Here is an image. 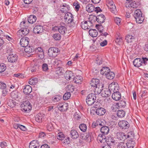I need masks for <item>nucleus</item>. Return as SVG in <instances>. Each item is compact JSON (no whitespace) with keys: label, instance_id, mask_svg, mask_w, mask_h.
I'll return each instance as SVG.
<instances>
[{"label":"nucleus","instance_id":"1","mask_svg":"<svg viewBox=\"0 0 148 148\" xmlns=\"http://www.w3.org/2000/svg\"><path fill=\"white\" fill-rule=\"evenodd\" d=\"M134 16L136 19V22L138 23H141L144 20V18L142 16L141 11L138 9L136 10L135 11Z\"/></svg>","mask_w":148,"mask_h":148},{"label":"nucleus","instance_id":"2","mask_svg":"<svg viewBox=\"0 0 148 148\" xmlns=\"http://www.w3.org/2000/svg\"><path fill=\"white\" fill-rule=\"evenodd\" d=\"M96 95L95 93H91L89 94L86 99L87 103L89 106L91 105L92 104L95 105H96L95 100H96Z\"/></svg>","mask_w":148,"mask_h":148},{"label":"nucleus","instance_id":"3","mask_svg":"<svg viewBox=\"0 0 148 148\" xmlns=\"http://www.w3.org/2000/svg\"><path fill=\"white\" fill-rule=\"evenodd\" d=\"M31 109V104L28 101H25L21 105V110L23 112L27 113Z\"/></svg>","mask_w":148,"mask_h":148},{"label":"nucleus","instance_id":"4","mask_svg":"<svg viewBox=\"0 0 148 148\" xmlns=\"http://www.w3.org/2000/svg\"><path fill=\"white\" fill-rule=\"evenodd\" d=\"M59 50L57 48L51 47L48 50V55L50 57L55 58L59 53Z\"/></svg>","mask_w":148,"mask_h":148},{"label":"nucleus","instance_id":"5","mask_svg":"<svg viewBox=\"0 0 148 148\" xmlns=\"http://www.w3.org/2000/svg\"><path fill=\"white\" fill-rule=\"evenodd\" d=\"M65 21L69 24H71L73 26L74 23L73 22V15L71 13L68 12L65 14L64 17Z\"/></svg>","mask_w":148,"mask_h":148},{"label":"nucleus","instance_id":"6","mask_svg":"<svg viewBox=\"0 0 148 148\" xmlns=\"http://www.w3.org/2000/svg\"><path fill=\"white\" fill-rule=\"evenodd\" d=\"M107 5L110 9V11L112 13L116 14V10L115 5L112 0H106Z\"/></svg>","mask_w":148,"mask_h":148},{"label":"nucleus","instance_id":"7","mask_svg":"<svg viewBox=\"0 0 148 148\" xmlns=\"http://www.w3.org/2000/svg\"><path fill=\"white\" fill-rule=\"evenodd\" d=\"M58 110L61 112H63L67 110L68 108V104L65 102H60L58 105Z\"/></svg>","mask_w":148,"mask_h":148},{"label":"nucleus","instance_id":"8","mask_svg":"<svg viewBox=\"0 0 148 148\" xmlns=\"http://www.w3.org/2000/svg\"><path fill=\"white\" fill-rule=\"evenodd\" d=\"M81 26L83 29L86 30L90 29L93 24L91 21H88L82 22Z\"/></svg>","mask_w":148,"mask_h":148},{"label":"nucleus","instance_id":"9","mask_svg":"<svg viewBox=\"0 0 148 148\" xmlns=\"http://www.w3.org/2000/svg\"><path fill=\"white\" fill-rule=\"evenodd\" d=\"M109 88L111 92H116L119 91V85L117 83L113 82L109 85Z\"/></svg>","mask_w":148,"mask_h":148},{"label":"nucleus","instance_id":"10","mask_svg":"<svg viewBox=\"0 0 148 148\" xmlns=\"http://www.w3.org/2000/svg\"><path fill=\"white\" fill-rule=\"evenodd\" d=\"M118 125L121 129L124 130L128 129L130 127L129 123L125 120L120 121L118 123Z\"/></svg>","mask_w":148,"mask_h":148},{"label":"nucleus","instance_id":"11","mask_svg":"<svg viewBox=\"0 0 148 148\" xmlns=\"http://www.w3.org/2000/svg\"><path fill=\"white\" fill-rule=\"evenodd\" d=\"M25 22L24 21L22 22L20 24L21 27L22 28L21 30H19V32L21 34H22L23 35L25 36L29 32V30L27 27L24 28L23 26H24V24L25 23Z\"/></svg>","mask_w":148,"mask_h":148},{"label":"nucleus","instance_id":"12","mask_svg":"<svg viewBox=\"0 0 148 148\" xmlns=\"http://www.w3.org/2000/svg\"><path fill=\"white\" fill-rule=\"evenodd\" d=\"M7 59L9 62L14 63L17 60L18 56L15 53H11L8 56Z\"/></svg>","mask_w":148,"mask_h":148},{"label":"nucleus","instance_id":"13","mask_svg":"<svg viewBox=\"0 0 148 148\" xmlns=\"http://www.w3.org/2000/svg\"><path fill=\"white\" fill-rule=\"evenodd\" d=\"M29 41V38L27 37H23L20 40V44L21 46L25 47L28 45Z\"/></svg>","mask_w":148,"mask_h":148},{"label":"nucleus","instance_id":"14","mask_svg":"<svg viewBox=\"0 0 148 148\" xmlns=\"http://www.w3.org/2000/svg\"><path fill=\"white\" fill-rule=\"evenodd\" d=\"M21 94L17 90H14L12 92L10 96L12 99L15 100H18L20 97Z\"/></svg>","mask_w":148,"mask_h":148},{"label":"nucleus","instance_id":"15","mask_svg":"<svg viewBox=\"0 0 148 148\" xmlns=\"http://www.w3.org/2000/svg\"><path fill=\"white\" fill-rule=\"evenodd\" d=\"M102 84L100 83L99 80L97 78H93L90 81V85L91 86L93 87L97 86Z\"/></svg>","mask_w":148,"mask_h":148},{"label":"nucleus","instance_id":"16","mask_svg":"<svg viewBox=\"0 0 148 148\" xmlns=\"http://www.w3.org/2000/svg\"><path fill=\"white\" fill-rule=\"evenodd\" d=\"M116 134L117 138L120 140L124 141L126 139L125 134L123 132H117Z\"/></svg>","mask_w":148,"mask_h":148},{"label":"nucleus","instance_id":"17","mask_svg":"<svg viewBox=\"0 0 148 148\" xmlns=\"http://www.w3.org/2000/svg\"><path fill=\"white\" fill-rule=\"evenodd\" d=\"M95 17L98 23H103L106 19L105 16L103 14L98 15L97 17L95 16Z\"/></svg>","mask_w":148,"mask_h":148},{"label":"nucleus","instance_id":"18","mask_svg":"<svg viewBox=\"0 0 148 148\" xmlns=\"http://www.w3.org/2000/svg\"><path fill=\"white\" fill-rule=\"evenodd\" d=\"M106 143L108 145H112L114 144L115 141L112 137L109 136L106 138Z\"/></svg>","mask_w":148,"mask_h":148},{"label":"nucleus","instance_id":"19","mask_svg":"<svg viewBox=\"0 0 148 148\" xmlns=\"http://www.w3.org/2000/svg\"><path fill=\"white\" fill-rule=\"evenodd\" d=\"M33 32L35 34H39L43 31V27L40 25L36 26L33 29Z\"/></svg>","mask_w":148,"mask_h":148},{"label":"nucleus","instance_id":"20","mask_svg":"<svg viewBox=\"0 0 148 148\" xmlns=\"http://www.w3.org/2000/svg\"><path fill=\"white\" fill-rule=\"evenodd\" d=\"M45 115L44 114L40 113L38 114L35 117L36 121L38 122H40L44 119Z\"/></svg>","mask_w":148,"mask_h":148},{"label":"nucleus","instance_id":"21","mask_svg":"<svg viewBox=\"0 0 148 148\" xmlns=\"http://www.w3.org/2000/svg\"><path fill=\"white\" fill-rule=\"evenodd\" d=\"M112 97V99L116 101L119 100L121 98V94L118 91L113 92Z\"/></svg>","mask_w":148,"mask_h":148},{"label":"nucleus","instance_id":"22","mask_svg":"<svg viewBox=\"0 0 148 148\" xmlns=\"http://www.w3.org/2000/svg\"><path fill=\"white\" fill-rule=\"evenodd\" d=\"M56 28V29H58L59 32L62 34H64L66 31V27L63 26H60L59 27L57 26H55L53 27V29H54Z\"/></svg>","mask_w":148,"mask_h":148},{"label":"nucleus","instance_id":"23","mask_svg":"<svg viewBox=\"0 0 148 148\" xmlns=\"http://www.w3.org/2000/svg\"><path fill=\"white\" fill-rule=\"evenodd\" d=\"M142 61L141 58H136L134 60L133 62V64L135 66L139 67L140 66H142Z\"/></svg>","mask_w":148,"mask_h":148},{"label":"nucleus","instance_id":"24","mask_svg":"<svg viewBox=\"0 0 148 148\" xmlns=\"http://www.w3.org/2000/svg\"><path fill=\"white\" fill-rule=\"evenodd\" d=\"M103 84H100L99 85L95 86V88L94 92L95 94L96 95L97 94H99L103 90Z\"/></svg>","mask_w":148,"mask_h":148},{"label":"nucleus","instance_id":"25","mask_svg":"<svg viewBox=\"0 0 148 148\" xmlns=\"http://www.w3.org/2000/svg\"><path fill=\"white\" fill-rule=\"evenodd\" d=\"M106 111V110L103 108H98L96 110V113L99 116L103 115L105 114Z\"/></svg>","mask_w":148,"mask_h":148},{"label":"nucleus","instance_id":"26","mask_svg":"<svg viewBox=\"0 0 148 148\" xmlns=\"http://www.w3.org/2000/svg\"><path fill=\"white\" fill-rule=\"evenodd\" d=\"M80 138L83 140H86L88 142L90 141V137L89 134L84 133L81 134L80 135Z\"/></svg>","mask_w":148,"mask_h":148},{"label":"nucleus","instance_id":"27","mask_svg":"<svg viewBox=\"0 0 148 148\" xmlns=\"http://www.w3.org/2000/svg\"><path fill=\"white\" fill-rule=\"evenodd\" d=\"M65 78L67 80H70L73 77V73L71 71H66L64 74Z\"/></svg>","mask_w":148,"mask_h":148},{"label":"nucleus","instance_id":"28","mask_svg":"<svg viewBox=\"0 0 148 148\" xmlns=\"http://www.w3.org/2000/svg\"><path fill=\"white\" fill-rule=\"evenodd\" d=\"M106 137L104 135L101 134H99L97 138L98 141L103 143H106Z\"/></svg>","mask_w":148,"mask_h":148},{"label":"nucleus","instance_id":"29","mask_svg":"<svg viewBox=\"0 0 148 148\" xmlns=\"http://www.w3.org/2000/svg\"><path fill=\"white\" fill-rule=\"evenodd\" d=\"M32 88L29 85H26L23 90V92L26 94H29L32 91Z\"/></svg>","mask_w":148,"mask_h":148},{"label":"nucleus","instance_id":"30","mask_svg":"<svg viewBox=\"0 0 148 148\" xmlns=\"http://www.w3.org/2000/svg\"><path fill=\"white\" fill-rule=\"evenodd\" d=\"M126 139H128V140H133L134 139V134L133 132L131 131L125 134Z\"/></svg>","mask_w":148,"mask_h":148},{"label":"nucleus","instance_id":"31","mask_svg":"<svg viewBox=\"0 0 148 148\" xmlns=\"http://www.w3.org/2000/svg\"><path fill=\"white\" fill-rule=\"evenodd\" d=\"M70 132L71 137L73 139H76L79 137L78 134L76 130H72Z\"/></svg>","mask_w":148,"mask_h":148},{"label":"nucleus","instance_id":"32","mask_svg":"<svg viewBox=\"0 0 148 148\" xmlns=\"http://www.w3.org/2000/svg\"><path fill=\"white\" fill-rule=\"evenodd\" d=\"M106 74V76L107 79H109L111 80L113 79L115 77V74L114 73L111 72L110 70V71H109L108 73Z\"/></svg>","mask_w":148,"mask_h":148},{"label":"nucleus","instance_id":"33","mask_svg":"<svg viewBox=\"0 0 148 148\" xmlns=\"http://www.w3.org/2000/svg\"><path fill=\"white\" fill-rule=\"evenodd\" d=\"M73 80L75 83L80 84L81 83V82L82 81L83 79L81 76L78 75L74 77Z\"/></svg>","mask_w":148,"mask_h":148},{"label":"nucleus","instance_id":"34","mask_svg":"<svg viewBox=\"0 0 148 148\" xmlns=\"http://www.w3.org/2000/svg\"><path fill=\"white\" fill-rule=\"evenodd\" d=\"M64 72V70L63 68L61 67H58L56 69V74L58 76H61L63 75Z\"/></svg>","mask_w":148,"mask_h":148},{"label":"nucleus","instance_id":"35","mask_svg":"<svg viewBox=\"0 0 148 148\" xmlns=\"http://www.w3.org/2000/svg\"><path fill=\"white\" fill-rule=\"evenodd\" d=\"M100 131L103 135L107 134L109 131V129L108 126H103L101 128Z\"/></svg>","mask_w":148,"mask_h":148},{"label":"nucleus","instance_id":"36","mask_svg":"<svg viewBox=\"0 0 148 148\" xmlns=\"http://www.w3.org/2000/svg\"><path fill=\"white\" fill-rule=\"evenodd\" d=\"M25 47L24 49L26 53H31L34 51V47L32 46H27Z\"/></svg>","mask_w":148,"mask_h":148},{"label":"nucleus","instance_id":"37","mask_svg":"<svg viewBox=\"0 0 148 148\" xmlns=\"http://www.w3.org/2000/svg\"><path fill=\"white\" fill-rule=\"evenodd\" d=\"M36 17L34 15H30L28 18V21L30 23H34L36 21Z\"/></svg>","mask_w":148,"mask_h":148},{"label":"nucleus","instance_id":"38","mask_svg":"<svg viewBox=\"0 0 148 148\" xmlns=\"http://www.w3.org/2000/svg\"><path fill=\"white\" fill-rule=\"evenodd\" d=\"M111 91L108 89H106L104 91L102 92V95L103 97H107L110 96L111 93Z\"/></svg>","mask_w":148,"mask_h":148},{"label":"nucleus","instance_id":"39","mask_svg":"<svg viewBox=\"0 0 148 148\" xmlns=\"http://www.w3.org/2000/svg\"><path fill=\"white\" fill-rule=\"evenodd\" d=\"M135 144V143L133 140H128L126 144L127 147L128 148H133Z\"/></svg>","mask_w":148,"mask_h":148},{"label":"nucleus","instance_id":"40","mask_svg":"<svg viewBox=\"0 0 148 148\" xmlns=\"http://www.w3.org/2000/svg\"><path fill=\"white\" fill-rule=\"evenodd\" d=\"M89 33L92 37H96L97 36L98 32L95 29H90L89 31Z\"/></svg>","mask_w":148,"mask_h":148},{"label":"nucleus","instance_id":"41","mask_svg":"<svg viewBox=\"0 0 148 148\" xmlns=\"http://www.w3.org/2000/svg\"><path fill=\"white\" fill-rule=\"evenodd\" d=\"M86 10L89 12H93L95 10V7L92 4H88L86 7Z\"/></svg>","mask_w":148,"mask_h":148},{"label":"nucleus","instance_id":"42","mask_svg":"<svg viewBox=\"0 0 148 148\" xmlns=\"http://www.w3.org/2000/svg\"><path fill=\"white\" fill-rule=\"evenodd\" d=\"M135 37L131 35H128L125 37V40L128 43H131L134 40Z\"/></svg>","mask_w":148,"mask_h":148},{"label":"nucleus","instance_id":"43","mask_svg":"<svg viewBox=\"0 0 148 148\" xmlns=\"http://www.w3.org/2000/svg\"><path fill=\"white\" fill-rule=\"evenodd\" d=\"M110 69L109 68L106 67H104L102 68L100 71L101 73L103 75H106L109 71H110Z\"/></svg>","mask_w":148,"mask_h":148},{"label":"nucleus","instance_id":"44","mask_svg":"<svg viewBox=\"0 0 148 148\" xmlns=\"http://www.w3.org/2000/svg\"><path fill=\"white\" fill-rule=\"evenodd\" d=\"M62 8H61L60 10L62 12L64 13H67V12H68L70 9V7L68 5L67 6H64L63 5L62 7Z\"/></svg>","mask_w":148,"mask_h":148},{"label":"nucleus","instance_id":"45","mask_svg":"<svg viewBox=\"0 0 148 148\" xmlns=\"http://www.w3.org/2000/svg\"><path fill=\"white\" fill-rule=\"evenodd\" d=\"M125 114V112L123 110H118L117 113V116L120 118L123 117Z\"/></svg>","mask_w":148,"mask_h":148},{"label":"nucleus","instance_id":"46","mask_svg":"<svg viewBox=\"0 0 148 148\" xmlns=\"http://www.w3.org/2000/svg\"><path fill=\"white\" fill-rule=\"evenodd\" d=\"M119 35V34H117L118 36L116 38L115 41L118 44L120 45L123 43V40L122 37Z\"/></svg>","mask_w":148,"mask_h":148},{"label":"nucleus","instance_id":"47","mask_svg":"<svg viewBox=\"0 0 148 148\" xmlns=\"http://www.w3.org/2000/svg\"><path fill=\"white\" fill-rule=\"evenodd\" d=\"M142 61V66H144L148 64V58L146 57H143L141 58Z\"/></svg>","mask_w":148,"mask_h":148},{"label":"nucleus","instance_id":"48","mask_svg":"<svg viewBox=\"0 0 148 148\" xmlns=\"http://www.w3.org/2000/svg\"><path fill=\"white\" fill-rule=\"evenodd\" d=\"M12 44L10 43H8L7 45L6 48L7 53H8L11 52L12 50Z\"/></svg>","mask_w":148,"mask_h":148},{"label":"nucleus","instance_id":"49","mask_svg":"<svg viewBox=\"0 0 148 148\" xmlns=\"http://www.w3.org/2000/svg\"><path fill=\"white\" fill-rule=\"evenodd\" d=\"M57 138L59 140H62L65 138V136L63 133L60 132L57 134Z\"/></svg>","mask_w":148,"mask_h":148},{"label":"nucleus","instance_id":"50","mask_svg":"<svg viewBox=\"0 0 148 148\" xmlns=\"http://www.w3.org/2000/svg\"><path fill=\"white\" fill-rule=\"evenodd\" d=\"M71 96L70 92H67L64 94L63 97V99L64 100H67L70 98Z\"/></svg>","mask_w":148,"mask_h":148},{"label":"nucleus","instance_id":"51","mask_svg":"<svg viewBox=\"0 0 148 148\" xmlns=\"http://www.w3.org/2000/svg\"><path fill=\"white\" fill-rule=\"evenodd\" d=\"M126 102L124 100H121L119 101L117 103L119 107H125L126 106Z\"/></svg>","mask_w":148,"mask_h":148},{"label":"nucleus","instance_id":"52","mask_svg":"<svg viewBox=\"0 0 148 148\" xmlns=\"http://www.w3.org/2000/svg\"><path fill=\"white\" fill-rule=\"evenodd\" d=\"M79 127L80 130L83 132H85L87 129L86 125L84 123L80 124Z\"/></svg>","mask_w":148,"mask_h":148},{"label":"nucleus","instance_id":"53","mask_svg":"<svg viewBox=\"0 0 148 148\" xmlns=\"http://www.w3.org/2000/svg\"><path fill=\"white\" fill-rule=\"evenodd\" d=\"M126 145L123 142L118 143L117 145V148H126Z\"/></svg>","mask_w":148,"mask_h":148},{"label":"nucleus","instance_id":"54","mask_svg":"<svg viewBox=\"0 0 148 148\" xmlns=\"http://www.w3.org/2000/svg\"><path fill=\"white\" fill-rule=\"evenodd\" d=\"M5 69L6 66L3 63L0 64V73L3 72Z\"/></svg>","mask_w":148,"mask_h":148},{"label":"nucleus","instance_id":"55","mask_svg":"<svg viewBox=\"0 0 148 148\" xmlns=\"http://www.w3.org/2000/svg\"><path fill=\"white\" fill-rule=\"evenodd\" d=\"M53 38L56 40H59L61 39L60 35L59 34H55L53 35Z\"/></svg>","mask_w":148,"mask_h":148},{"label":"nucleus","instance_id":"56","mask_svg":"<svg viewBox=\"0 0 148 148\" xmlns=\"http://www.w3.org/2000/svg\"><path fill=\"white\" fill-rule=\"evenodd\" d=\"M35 140H33L29 144V148H37V146L35 145Z\"/></svg>","mask_w":148,"mask_h":148},{"label":"nucleus","instance_id":"57","mask_svg":"<svg viewBox=\"0 0 148 148\" xmlns=\"http://www.w3.org/2000/svg\"><path fill=\"white\" fill-rule=\"evenodd\" d=\"M114 21L117 25H119L120 24L121 19L119 18L116 17L114 18Z\"/></svg>","mask_w":148,"mask_h":148},{"label":"nucleus","instance_id":"58","mask_svg":"<svg viewBox=\"0 0 148 148\" xmlns=\"http://www.w3.org/2000/svg\"><path fill=\"white\" fill-rule=\"evenodd\" d=\"M39 66L37 65H35L32 68L31 71L32 72H34L37 71L38 69Z\"/></svg>","mask_w":148,"mask_h":148},{"label":"nucleus","instance_id":"59","mask_svg":"<svg viewBox=\"0 0 148 148\" xmlns=\"http://www.w3.org/2000/svg\"><path fill=\"white\" fill-rule=\"evenodd\" d=\"M6 87V84L1 82H0V89L4 90L5 89Z\"/></svg>","mask_w":148,"mask_h":148},{"label":"nucleus","instance_id":"60","mask_svg":"<svg viewBox=\"0 0 148 148\" xmlns=\"http://www.w3.org/2000/svg\"><path fill=\"white\" fill-rule=\"evenodd\" d=\"M47 129L49 131H51L53 129L52 125L51 123L48 124L47 126Z\"/></svg>","mask_w":148,"mask_h":148},{"label":"nucleus","instance_id":"61","mask_svg":"<svg viewBox=\"0 0 148 148\" xmlns=\"http://www.w3.org/2000/svg\"><path fill=\"white\" fill-rule=\"evenodd\" d=\"M73 5L75 6V8L77 11H78L79 8V4L78 2H74Z\"/></svg>","mask_w":148,"mask_h":148},{"label":"nucleus","instance_id":"62","mask_svg":"<svg viewBox=\"0 0 148 148\" xmlns=\"http://www.w3.org/2000/svg\"><path fill=\"white\" fill-rule=\"evenodd\" d=\"M138 5L136 4L135 1L131 3L130 6H131V8H136L138 7Z\"/></svg>","mask_w":148,"mask_h":148},{"label":"nucleus","instance_id":"63","mask_svg":"<svg viewBox=\"0 0 148 148\" xmlns=\"http://www.w3.org/2000/svg\"><path fill=\"white\" fill-rule=\"evenodd\" d=\"M42 69L44 71H47L48 69L47 64L45 63L43 64L42 65Z\"/></svg>","mask_w":148,"mask_h":148},{"label":"nucleus","instance_id":"64","mask_svg":"<svg viewBox=\"0 0 148 148\" xmlns=\"http://www.w3.org/2000/svg\"><path fill=\"white\" fill-rule=\"evenodd\" d=\"M98 30L100 33H102L104 31V28L101 25H99Z\"/></svg>","mask_w":148,"mask_h":148}]
</instances>
